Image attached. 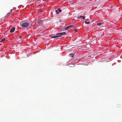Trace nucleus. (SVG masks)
I'll return each mask as SVG.
<instances>
[{"instance_id":"obj_6","label":"nucleus","mask_w":122,"mask_h":122,"mask_svg":"<svg viewBox=\"0 0 122 122\" xmlns=\"http://www.w3.org/2000/svg\"><path fill=\"white\" fill-rule=\"evenodd\" d=\"M104 23V22H102L101 23H98L97 24V25H102V26L103 25L102 24L103 23Z\"/></svg>"},{"instance_id":"obj_10","label":"nucleus","mask_w":122,"mask_h":122,"mask_svg":"<svg viewBox=\"0 0 122 122\" xmlns=\"http://www.w3.org/2000/svg\"><path fill=\"white\" fill-rule=\"evenodd\" d=\"M85 23L86 24H89L90 23V22L89 21L87 22L86 21H85Z\"/></svg>"},{"instance_id":"obj_13","label":"nucleus","mask_w":122,"mask_h":122,"mask_svg":"<svg viewBox=\"0 0 122 122\" xmlns=\"http://www.w3.org/2000/svg\"><path fill=\"white\" fill-rule=\"evenodd\" d=\"M74 30L75 32H76L77 31V30L76 29H74Z\"/></svg>"},{"instance_id":"obj_9","label":"nucleus","mask_w":122,"mask_h":122,"mask_svg":"<svg viewBox=\"0 0 122 122\" xmlns=\"http://www.w3.org/2000/svg\"><path fill=\"white\" fill-rule=\"evenodd\" d=\"M82 16H78L77 17V18L78 19H81L82 18Z\"/></svg>"},{"instance_id":"obj_2","label":"nucleus","mask_w":122,"mask_h":122,"mask_svg":"<svg viewBox=\"0 0 122 122\" xmlns=\"http://www.w3.org/2000/svg\"><path fill=\"white\" fill-rule=\"evenodd\" d=\"M29 25V23L26 22H24L21 25L22 27H26L28 26Z\"/></svg>"},{"instance_id":"obj_7","label":"nucleus","mask_w":122,"mask_h":122,"mask_svg":"<svg viewBox=\"0 0 122 122\" xmlns=\"http://www.w3.org/2000/svg\"><path fill=\"white\" fill-rule=\"evenodd\" d=\"M43 20H40L38 21L37 23H42L43 22Z\"/></svg>"},{"instance_id":"obj_17","label":"nucleus","mask_w":122,"mask_h":122,"mask_svg":"<svg viewBox=\"0 0 122 122\" xmlns=\"http://www.w3.org/2000/svg\"><path fill=\"white\" fill-rule=\"evenodd\" d=\"M86 20H88V19H86Z\"/></svg>"},{"instance_id":"obj_5","label":"nucleus","mask_w":122,"mask_h":122,"mask_svg":"<svg viewBox=\"0 0 122 122\" xmlns=\"http://www.w3.org/2000/svg\"><path fill=\"white\" fill-rule=\"evenodd\" d=\"M61 10L60 9H58L56 11V12L57 14H58L59 12H61Z\"/></svg>"},{"instance_id":"obj_15","label":"nucleus","mask_w":122,"mask_h":122,"mask_svg":"<svg viewBox=\"0 0 122 122\" xmlns=\"http://www.w3.org/2000/svg\"><path fill=\"white\" fill-rule=\"evenodd\" d=\"M12 10L11 9L10 10V12L11 13L12 12Z\"/></svg>"},{"instance_id":"obj_8","label":"nucleus","mask_w":122,"mask_h":122,"mask_svg":"<svg viewBox=\"0 0 122 122\" xmlns=\"http://www.w3.org/2000/svg\"><path fill=\"white\" fill-rule=\"evenodd\" d=\"M5 39H2L0 41V42H2Z\"/></svg>"},{"instance_id":"obj_1","label":"nucleus","mask_w":122,"mask_h":122,"mask_svg":"<svg viewBox=\"0 0 122 122\" xmlns=\"http://www.w3.org/2000/svg\"><path fill=\"white\" fill-rule=\"evenodd\" d=\"M66 34L65 32H62L57 34L56 35V36H53L51 37V38H54L58 37H61L63 35H65Z\"/></svg>"},{"instance_id":"obj_16","label":"nucleus","mask_w":122,"mask_h":122,"mask_svg":"<svg viewBox=\"0 0 122 122\" xmlns=\"http://www.w3.org/2000/svg\"><path fill=\"white\" fill-rule=\"evenodd\" d=\"M102 40H101V41H102V42H103V41L102 39Z\"/></svg>"},{"instance_id":"obj_14","label":"nucleus","mask_w":122,"mask_h":122,"mask_svg":"<svg viewBox=\"0 0 122 122\" xmlns=\"http://www.w3.org/2000/svg\"><path fill=\"white\" fill-rule=\"evenodd\" d=\"M82 18L83 19H85V17L84 16H82Z\"/></svg>"},{"instance_id":"obj_12","label":"nucleus","mask_w":122,"mask_h":122,"mask_svg":"<svg viewBox=\"0 0 122 122\" xmlns=\"http://www.w3.org/2000/svg\"><path fill=\"white\" fill-rule=\"evenodd\" d=\"M117 106V107H119L120 106V105L119 104H118Z\"/></svg>"},{"instance_id":"obj_3","label":"nucleus","mask_w":122,"mask_h":122,"mask_svg":"<svg viewBox=\"0 0 122 122\" xmlns=\"http://www.w3.org/2000/svg\"><path fill=\"white\" fill-rule=\"evenodd\" d=\"M73 26V25H70L67 27H65L64 28V30H67L68 29H70Z\"/></svg>"},{"instance_id":"obj_4","label":"nucleus","mask_w":122,"mask_h":122,"mask_svg":"<svg viewBox=\"0 0 122 122\" xmlns=\"http://www.w3.org/2000/svg\"><path fill=\"white\" fill-rule=\"evenodd\" d=\"M15 28L13 27L11 28L10 30V32L11 33L13 32L15 30Z\"/></svg>"},{"instance_id":"obj_11","label":"nucleus","mask_w":122,"mask_h":122,"mask_svg":"<svg viewBox=\"0 0 122 122\" xmlns=\"http://www.w3.org/2000/svg\"><path fill=\"white\" fill-rule=\"evenodd\" d=\"M22 37V36H19V37H18L17 38H21Z\"/></svg>"}]
</instances>
